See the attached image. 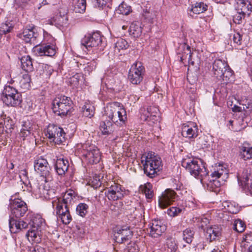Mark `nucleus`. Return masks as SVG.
Segmentation results:
<instances>
[{
	"label": "nucleus",
	"mask_w": 252,
	"mask_h": 252,
	"mask_svg": "<svg viewBox=\"0 0 252 252\" xmlns=\"http://www.w3.org/2000/svg\"><path fill=\"white\" fill-rule=\"evenodd\" d=\"M182 165L195 178L199 179L202 184L208 175L206 169L201 160L192 157H187L183 159Z\"/></svg>",
	"instance_id": "1"
},
{
	"label": "nucleus",
	"mask_w": 252,
	"mask_h": 252,
	"mask_svg": "<svg viewBox=\"0 0 252 252\" xmlns=\"http://www.w3.org/2000/svg\"><path fill=\"white\" fill-rule=\"evenodd\" d=\"M104 116L118 126H123L127 120L125 109L118 102L110 103L106 106Z\"/></svg>",
	"instance_id": "2"
},
{
	"label": "nucleus",
	"mask_w": 252,
	"mask_h": 252,
	"mask_svg": "<svg viewBox=\"0 0 252 252\" xmlns=\"http://www.w3.org/2000/svg\"><path fill=\"white\" fill-rule=\"evenodd\" d=\"M141 162L146 175L153 178L162 168L161 158L152 152L144 154L141 157Z\"/></svg>",
	"instance_id": "3"
},
{
	"label": "nucleus",
	"mask_w": 252,
	"mask_h": 252,
	"mask_svg": "<svg viewBox=\"0 0 252 252\" xmlns=\"http://www.w3.org/2000/svg\"><path fill=\"white\" fill-rule=\"evenodd\" d=\"M72 108V101L69 97L61 95L56 97L53 101V111L59 116H65L70 114Z\"/></svg>",
	"instance_id": "4"
},
{
	"label": "nucleus",
	"mask_w": 252,
	"mask_h": 252,
	"mask_svg": "<svg viewBox=\"0 0 252 252\" xmlns=\"http://www.w3.org/2000/svg\"><path fill=\"white\" fill-rule=\"evenodd\" d=\"M31 225L32 227L26 234V237L30 242L38 243L41 241L45 221L40 216H36L32 219Z\"/></svg>",
	"instance_id": "5"
},
{
	"label": "nucleus",
	"mask_w": 252,
	"mask_h": 252,
	"mask_svg": "<svg viewBox=\"0 0 252 252\" xmlns=\"http://www.w3.org/2000/svg\"><path fill=\"white\" fill-rule=\"evenodd\" d=\"M216 168L215 171L211 173L212 177L216 179L210 181L207 184L208 189L215 192H218L219 191V188L221 185L220 181L218 179H220L221 181H224L228 177V170L224 166L219 164Z\"/></svg>",
	"instance_id": "6"
},
{
	"label": "nucleus",
	"mask_w": 252,
	"mask_h": 252,
	"mask_svg": "<svg viewBox=\"0 0 252 252\" xmlns=\"http://www.w3.org/2000/svg\"><path fill=\"white\" fill-rule=\"evenodd\" d=\"M8 210L10 217L20 218L23 217L28 211V206L26 202L21 198L12 196L9 199Z\"/></svg>",
	"instance_id": "7"
},
{
	"label": "nucleus",
	"mask_w": 252,
	"mask_h": 252,
	"mask_svg": "<svg viewBox=\"0 0 252 252\" xmlns=\"http://www.w3.org/2000/svg\"><path fill=\"white\" fill-rule=\"evenodd\" d=\"M82 153L90 164H96L101 159L99 150L94 144L87 142L81 145Z\"/></svg>",
	"instance_id": "8"
},
{
	"label": "nucleus",
	"mask_w": 252,
	"mask_h": 252,
	"mask_svg": "<svg viewBox=\"0 0 252 252\" xmlns=\"http://www.w3.org/2000/svg\"><path fill=\"white\" fill-rule=\"evenodd\" d=\"M1 99L6 105L11 106H17L22 101L20 94L17 90L10 86H6L4 87Z\"/></svg>",
	"instance_id": "9"
},
{
	"label": "nucleus",
	"mask_w": 252,
	"mask_h": 252,
	"mask_svg": "<svg viewBox=\"0 0 252 252\" xmlns=\"http://www.w3.org/2000/svg\"><path fill=\"white\" fill-rule=\"evenodd\" d=\"M35 170L45 178V182H49L53 178L50 173L51 168L48 161L42 157L38 158L34 161Z\"/></svg>",
	"instance_id": "10"
},
{
	"label": "nucleus",
	"mask_w": 252,
	"mask_h": 252,
	"mask_svg": "<svg viewBox=\"0 0 252 252\" xmlns=\"http://www.w3.org/2000/svg\"><path fill=\"white\" fill-rule=\"evenodd\" d=\"M145 69L141 63L136 62L133 64L128 72V78L133 84H139L143 80Z\"/></svg>",
	"instance_id": "11"
},
{
	"label": "nucleus",
	"mask_w": 252,
	"mask_h": 252,
	"mask_svg": "<svg viewBox=\"0 0 252 252\" xmlns=\"http://www.w3.org/2000/svg\"><path fill=\"white\" fill-rule=\"evenodd\" d=\"M46 136L55 143L60 144L64 139L63 130L54 125H49L45 131Z\"/></svg>",
	"instance_id": "12"
},
{
	"label": "nucleus",
	"mask_w": 252,
	"mask_h": 252,
	"mask_svg": "<svg viewBox=\"0 0 252 252\" xmlns=\"http://www.w3.org/2000/svg\"><path fill=\"white\" fill-rule=\"evenodd\" d=\"M102 43V37L99 32H94L92 34L88 33L81 39V44L86 49L96 47Z\"/></svg>",
	"instance_id": "13"
},
{
	"label": "nucleus",
	"mask_w": 252,
	"mask_h": 252,
	"mask_svg": "<svg viewBox=\"0 0 252 252\" xmlns=\"http://www.w3.org/2000/svg\"><path fill=\"white\" fill-rule=\"evenodd\" d=\"M105 194L109 200H117L121 199L124 196L125 191L121 185L113 183L107 188Z\"/></svg>",
	"instance_id": "14"
},
{
	"label": "nucleus",
	"mask_w": 252,
	"mask_h": 252,
	"mask_svg": "<svg viewBox=\"0 0 252 252\" xmlns=\"http://www.w3.org/2000/svg\"><path fill=\"white\" fill-rule=\"evenodd\" d=\"M158 109L155 106H150L141 115V119L147 121L149 125L157 124L159 121Z\"/></svg>",
	"instance_id": "15"
},
{
	"label": "nucleus",
	"mask_w": 252,
	"mask_h": 252,
	"mask_svg": "<svg viewBox=\"0 0 252 252\" xmlns=\"http://www.w3.org/2000/svg\"><path fill=\"white\" fill-rule=\"evenodd\" d=\"M176 192L171 189H167L161 194L158 199V204L160 208H164L170 205L177 198Z\"/></svg>",
	"instance_id": "16"
},
{
	"label": "nucleus",
	"mask_w": 252,
	"mask_h": 252,
	"mask_svg": "<svg viewBox=\"0 0 252 252\" xmlns=\"http://www.w3.org/2000/svg\"><path fill=\"white\" fill-rule=\"evenodd\" d=\"M237 179L239 184L249 189H252V171L249 169H244L237 173Z\"/></svg>",
	"instance_id": "17"
},
{
	"label": "nucleus",
	"mask_w": 252,
	"mask_h": 252,
	"mask_svg": "<svg viewBox=\"0 0 252 252\" xmlns=\"http://www.w3.org/2000/svg\"><path fill=\"white\" fill-rule=\"evenodd\" d=\"M166 229V225L160 220H153L150 227V235L153 238H158L162 235Z\"/></svg>",
	"instance_id": "18"
},
{
	"label": "nucleus",
	"mask_w": 252,
	"mask_h": 252,
	"mask_svg": "<svg viewBox=\"0 0 252 252\" xmlns=\"http://www.w3.org/2000/svg\"><path fill=\"white\" fill-rule=\"evenodd\" d=\"M182 134L184 137L189 138L196 137L198 135L197 126L193 123L184 124L182 128Z\"/></svg>",
	"instance_id": "19"
},
{
	"label": "nucleus",
	"mask_w": 252,
	"mask_h": 252,
	"mask_svg": "<svg viewBox=\"0 0 252 252\" xmlns=\"http://www.w3.org/2000/svg\"><path fill=\"white\" fill-rule=\"evenodd\" d=\"M33 124L29 120L23 121L19 133L20 139L23 141L33 135Z\"/></svg>",
	"instance_id": "20"
},
{
	"label": "nucleus",
	"mask_w": 252,
	"mask_h": 252,
	"mask_svg": "<svg viewBox=\"0 0 252 252\" xmlns=\"http://www.w3.org/2000/svg\"><path fill=\"white\" fill-rule=\"evenodd\" d=\"M34 52L38 56H53L55 55L56 50L54 45L37 46L34 48Z\"/></svg>",
	"instance_id": "21"
},
{
	"label": "nucleus",
	"mask_w": 252,
	"mask_h": 252,
	"mask_svg": "<svg viewBox=\"0 0 252 252\" xmlns=\"http://www.w3.org/2000/svg\"><path fill=\"white\" fill-rule=\"evenodd\" d=\"M132 235V232L128 227H125L119 230L115 235V241L123 243L128 240Z\"/></svg>",
	"instance_id": "22"
},
{
	"label": "nucleus",
	"mask_w": 252,
	"mask_h": 252,
	"mask_svg": "<svg viewBox=\"0 0 252 252\" xmlns=\"http://www.w3.org/2000/svg\"><path fill=\"white\" fill-rule=\"evenodd\" d=\"M67 9L65 6L61 7L59 9V12L55 18H53L50 23L53 24L54 23L60 25H63L66 24L68 21L67 16Z\"/></svg>",
	"instance_id": "23"
},
{
	"label": "nucleus",
	"mask_w": 252,
	"mask_h": 252,
	"mask_svg": "<svg viewBox=\"0 0 252 252\" xmlns=\"http://www.w3.org/2000/svg\"><path fill=\"white\" fill-rule=\"evenodd\" d=\"M227 63L225 61L220 59L216 60L213 64V72L214 76L217 78L223 75V71L227 67Z\"/></svg>",
	"instance_id": "24"
},
{
	"label": "nucleus",
	"mask_w": 252,
	"mask_h": 252,
	"mask_svg": "<svg viewBox=\"0 0 252 252\" xmlns=\"http://www.w3.org/2000/svg\"><path fill=\"white\" fill-rule=\"evenodd\" d=\"M221 235V228L218 225H212L208 227L206 231L205 236L211 242L219 238Z\"/></svg>",
	"instance_id": "25"
},
{
	"label": "nucleus",
	"mask_w": 252,
	"mask_h": 252,
	"mask_svg": "<svg viewBox=\"0 0 252 252\" xmlns=\"http://www.w3.org/2000/svg\"><path fill=\"white\" fill-rule=\"evenodd\" d=\"M35 192L39 194L40 197L46 199H50L54 197L55 195L54 189L46 186H40L36 189Z\"/></svg>",
	"instance_id": "26"
},
{
	"label": "nucleus",
	"mask_w": 252,
	"mask_h": 252,
	"mask_svg": "<svg viewBox=\"0 0 252 252\" xmlns=\"http://www.w3.org/2000/svg\"><path fill=\"white\" fill-rule=\"evenodd\" d=\"M235 8L238 12L249 15L252 11V5L250 1H238Z\"/></svg>",
	"instance_id": "27"
},
{
	"label": "nucleus",
	"mask_w": 252,
	"mask_h": 252,
	"mask_svg": "<svg viewBox=\"0 0 252 252\" xmlns=\"http://www.w3.org/2000/svg\"><path fill=\"white\" fill-rule=\"evenodd\" d=\"M69 166L68 161L63 158H58L55 164V169L59 175H63L68 170Z\"/></svg>",
	"instance_id": "28"
},
{
	"label": "nucleus",
	"mask_w": 252,
	"mask_h": 252,
	"mask_svg": "<svg viewBox=\"0 0 252 252\" xmlns=\"http://www.w3.org/2000/svg\"><path fill=\"white\" fill-rule=\"evenodd\" d=\"M34 27H30V28H26L23 32L19 34L20 38L22 39L26 42L29 43L31 40L36 37Z\"/></svg>",
	"instance_id": "29"
},
{
	"label": "nucleus",
	"mask_w": 252,
	"mask_h": 252,
	"mask_svg": "<svg viewBox=\"0 0 252 252\" xmlns=\"http://www.w3.org/2000/svg\"><path fill=\"white\" fill-rule=\"evenodd\" d=\"M240 156L244 160H246L252 158V147L248 143H244L240 147Z\"/></svg>",
	"instance_id": "30"
},
{
	"label": "nucleus",
	"mask_w": 252,
	"mask_h": 252,
	"mask_svg": "<svg viewBox=\"0 0 252 252\" xmlns=\"http://www.w3.org/2000/svg\"><path fill=\"white\" fill-rule=\"evenodd\" d=\"M68 203H66L61 198H56L52 201V206L56 209V214H61L62 212H64V209H68Z\"/></svg>",
	"instance_id": "31"
},
{
	"label": "nucleus",
	"mask_w": 252,
	"mask_h": 252,
	"mask_svg": "<svg viewBox=\"0 0 252 252\" xmlns=\"http://www.w3.org/2000/svg\"><path fill=\"white\" fill-rule=\"evenodd\" d=\"M21 67L26 72H31L33 70V67L32 59L30 56H25L21 59Z\"/></svg>",
	"instance_id": "32"
},
{
	"label": "nucleus",
	"mask_w": 252,
	"mask_h": 252,
	"mask_svg": "<svg viewBox=\"0 0 252 252\" xmlns=\"http://www.w3.org/2000/svg\"><path fill=\"white\" fill-rule=\"evenodd\" d=\"M77 66L79 68L80 70H83L84 74H90V73L94 69L95 65L94 63H91L86 62L85 61L78 62L77 63Z\"/></svg>",
	"instance_id": "33"
},
{
	"label": "nucleus",
	"mask_w": 252,
	"mask_h": 252,
	"mask_svg": "<svg viewBox=\"0 0 252 252\" xmlns=\"http://www.w3.org/2000/svg\"><path fill=\"white\" fill-rule=\"evenodd\" d=\"M100 128L103 135H109L114 132L113 124L110 121L102 122L100 125Z\"/></svg>",
	"instance_id": "34"
},
{
	"label": "nucleus",
	"mask_w": 252,
	"mask_h": 252,
	"mask_svg": "<svg viewBox=\"0 0 252 252\" xmlns=\"http://www.w3.org/2000/svg\"><path fill=\"white\" fill-rule=\"evenodd\" d=\"M207 5L203 2L196 1L194 3L192 4L190 11L193 13L199 14L203 13L207 10Z\"/></svg>",
	"instance_id": "35"
},
{
	"label": "nucleus",
	"mask_w": 252,
	"mask_h": 252,
	"mask_svg": "<svg viewBox=\"0 0 252 252\" xmlns=\"http://www.w3.org/2000/svg\"><path fill=\"white\" fill-rule=\"evenodd\" d=\"M31 77L29 74L26 73L23 75L19 80L20 87L24 91L29 90L30 88Z\"/></svg>",
	"instance_id": "36"
},
{
	"label": "nucleus",
	"mask_w": 252,
	"mask_h": 252,
	"mask_svg": "<svg viewBox=\"0 0 252 252\" xmlns=\"http://www.w3.org/2000/svg\"><path fill=\"white\" fill-rule=\"evenodd\" d=\"M83 114L86 117L91 118L94 114V106L88 103H86L82 107Z\"/></svg>",
	"instance_id": "37"
},
{
	"label": "nucleus",
	"mask_w": 252,
	"mask_h": 252,
	"mask_svg": "<svg viewBox=\"0 0 252 252\" xmlns=\"http://www.w3.org/2000/svg\"><path fill=\"white\" fill-rule=\"evenodd\" d=\"M165 249L167 252H176L178 249L177 242L174 238H168L166 242Z\"/></svg>",
	"instance_id": "38"
},
{
	"label": "nucleus",
	"mask_w": 252,
	"mask_h": 252,
	"mask_svg": "<svg viewBox=\"0 0 252 252\" xmlns=\"http://www.w3.org/2000/svg\"><path fill=\"white\" fill-rule=\"evenodd\" d=\"M240 105L243 106V110L245 111V114H249L252 111V101L250 99H245L239 101Z\"/></svg>",
	"instance_id": "39"
},
{
	"label": "nucleus",
	"mask_w": 252,
	"mask_h": 252,
	"mask_svg": "<svg viewBox=\"0 0 252 252\" xmlns=\"http://www.w3.org/2000/svg\"><path fill=\"white\" fill-rule=\"evenodd\" d=\"M222 72L223 75H221V76L219 77V78H218V79L220 80H222L224 83H228L231 81L230 78L232 77V70L229 67V66L227 65V67L225 68Z\"/></svg>",
	"instance_id": "40"
},
{
	"label": "nucleus",
	"mask_w": 252,
	"mask_h": 252,
	"mask_svg": "<svg viewBox=\"0 0 252 252\" xmlns=\"http://www.w3.org/2000/svg\"><path fill=\"white\" fill-rule=\"evenodd\" d=\"M129 31L130 33L134 37H138L142 32V28L139 24L132 23L130 26Z\"/></svg>",
	"instance_id": "41"
},
{
	"label": "nucleus",
	"mask_w": 252,
	"mask_h": 252,
	"mask_svg": "<svg viewBox=\"0 0 252 252\" xmlns=\"http://www.w3.org/2000/svg\"><path fill=\"white\" fill-rule=\"evenodd\" d=\"M142 192L145 194L147 199H151L153 196V191L152 190V186L149 183H147L143 186L141 187Z\"/></svg>",
	"instance_id": "42"
},
{
	"label": "nucleus",
	"mask_w": 252,
	"mask_h": 252,
	"mask_svg": "<svg viewBox=\"0 0 252 252\" xmlns=\"http://www.w3.org/2000/svg\"><path fill=\"white\" fill-rule=\"evenodd\" d=\"M118 10L120 14L124 15H128L131 11V7L130 6L123 1L118 6Z\"/></svg>",
	"instance_id": "43"
},
{
	"label": "nucleus",
	"mask_w": 252,
	"mask_h": 252,
	"mask_svg": "<svg viewBox=\"0 0 252 252\" xmlns=\"http://www.w3.org/2000/svg\"><path fill=\"white\" fill-rule=\"evenodd\" d=\"M128 46L127 42L124 39L119 38L115 43V51L126 49Z\"/></svg>",
	"instance_id": "44"
},
{
	"label": "nucleus",
	"mask_w": 252,
	"mask_h": 252,
	"mask_svg": "<svg viewBox=\"0 0 252 252\" xmlns=\"http://www.w3.org/2000/svg\"><path fill=\"white\" fill-rule=\"evenodd\" d=\"M194 232L190 228L186 229L183 233V239L187 243H191L194 236Z\"/></svg>",
	"instance_id": "45"
},
{
	"label": "nucleus",
	"mask_w": 252,
	"mask_h": 252,
	"mask_svg": "<svg viewBox=\"0 0 252 252\" xmlns=\"http://www.w3.org/2000/svg\"><path fill=\"white\" fill-rule=\"evenodd\" d=\"M63 223L67 224L71 220V217L69 212V209H64V212H62L58 215Z\"/></svg>",
	"instance_id": "46"
},
{
	"label": "nucleus",
	"mask_w": 252,
	"mask_h": 252,
	"mask_svg": "<svg viewBox=\"0 0 252 252\" xmlns=\"http://www.w3.org/2000/svg\"><path fill=\"white\" fill-rule=\"evenodd\" d=\"M86 7V1H76L74 4L73 10L76 13H83L85 11Z\"/></svg>",
	"instance_id": "47"
},
{
	"label": "nucleus",
	"mask_w": 252,
	"mask_h": 252,
	"mask_svg": "<svg viewBox=\"0 0 252 252\" xmlns=\"http://www.w3.org/2000/svg\"><path fill=\"white\" fill-rule=\"evenodd\" d=\"M14 218H15V217H10V219L9 220V226L10 231L11 233H17L20 231V230H19L17 220H15Z\"/></svg>",
	"instance_id": "48"
},
{
	"label": "nucleus",
	"mask_w": 252,
	"mask_h": 252,
	"mask_svg": "<svg viewBox=\"0 0 252 252\" xmlns=\"http://www.w3.org/2000/svg\"><path fill=\"white\" fill-rule=\"evenodd\" d=\"M88 206L85 203H80L76 207V212L80 216L84 217L88 213Z\"/></svg>",
	"instance_id": "49"
},
{
	"label": "nucleus",
	"mask_w": 252,
	"mask_h": 252,
	"mask_svg": "<svg viewBox=\"0 0 252 252\" xmlns=\"http://www.w3.org/2000/svg\"><path fill=\"white\" fill-rule=\"evenodd\" d=\"M12 28V24L9 22L2 23L0 27V34H5L10 32Z\"/></svg>",
	"instance_id": "50"
},
{
	"label": "nucleus",
	"mask_w": 252,
	"mask_h": 252,
	"mask_svg": "<svg viewBox=\"0 0 252 252\" xmlns=\"http://www.w3.org/2000/svg\"><path fill=\"white\" fill-rule=\"evenodd\" d=\"M234 229L238 232H242L245 229L244 222L240 220H236L234 224Z\"/></svg>",
	"instance_id": "51"
},
{
	"label": "nucleus",
	"mask_w": 252,
	"mask_h": 252,
	"mask_svg": "<svg viewBox=\"0 0 252 252\" xmlns=\"http://www.w3.org/2000/svg\"><path fill=\"white\" fill-rule=\"evenodd\" d=\"M73 197H75L74 192L73 190L66 191L62 199L69 204L71 203Z\"/></svg>",
	"instance_id": "52"
},
{
	"label": "nucleus",
	"mask_w": 252,
	"mask_h": 252,
	"mask_svg": "<svg viewBox=\"0 0 252 252\" xmlns=\"http://www.w3.org/2000/svg\"><path fill=\"white\" fill-rule=\"evenodd\" d=\"M182 211V209L173 207L168 209L167 213L171 217H175L180 214Z\"/></svg>",
	"instance_id": "53"
},
{
	"label": "nucleus",
	"mask_w": 252,
	"mask_h": 252,
	"mask_svg": "<svg viewBox=\"0 0 252 252\" xmlns=\"http://www.w3.org/2000/svg\"><path fill=\"white\" fill-rule=\"evenodd\" d=\"M246 14L237 11V13L233 16V21L236 23L239 24L241 23L242 19H244Z\"/></svg>",
	"instance_id": "54"
},
{
	"label": "nucleus",
	"mask_w": 252,
	"mask_h": 252,
	"mask_svg": "<svg viewBox=\"0 0 252 252\" xmlns=\"http://www.w3.org/2000/svg\"><path fill=\"white\" fill-rule=\"evenodd\" d=\"M228 210L230 213L235 214L239 212L240 208L238 205H235V204L234 205L232 203H230L228 205Z\"/></svg>",
	"instance_id": "55"
},
{
	"label": "nucleus",
	"mask_w": 252,
	"mask_h": 252,
	"mask_svg": "<svg viewBox=\"0 0 252 252\" xmlns=\"http://www.w3.org/2000/svg\"><path fill=\"white\" fill-rule=\"evenodd\" d=\"M143 16L145 19H147L150 23H153L154 20L155 18V15L154 14L147 12H146Z\"/></svg>",
	"instance_id": "56"
},
{
	"label": "nucleus",
	"mask_w": 252,
	"mask_h": 252,
	"mask_svg": "<svg viewBox=\"0 0 252 252\" xmlns=\"http://www.w3.org/2000/svg\"><path fill=\"white\" fill-rule=\"evenodd\" d=\"M233 39L234 42L237 44L241 45L242 36L239 32L235 33L234 34Z\"/></svg>",
	"instance_id": "57"
},
{
	"label": "nucleus",
	"mask_w": 252,
	"mask_h": 252,
	"mask_svg": "<svg viewBox=\"0 0 252 252\" xmlns=\"http://www.w3.org/2000/svg\"><path fill=\"white\" fill-rule=\"evenodd\" d=\"M3 126L7 130H10L11 129H13V122L11 120L7 119V120H4Z\"/></svg>",
	"instance_id": "58"
},
{
	"label": "nucleus",
	"mask_w": 252,
	"mask_h": 252,
	"mask_svg": "<svg viewBox=\"0 0 252 252\" xmlns=\"http://www.w3.org/2000/svg\"><path fill=\"white\" fill-rule=\"evenodd\" d=\"M19 227V230H21L23 229H25L28 227V223L24 220H17Z\"/></svg>",
	"instance_id": "59"
},
{
	"label": "nucleus",
	"mask_w": 252,
	"mask_h": 252,
	"mask_svg": "<svg viewBox=\"0 0 252 252\" xmlns=\"http://www.w3.org/2000/svg\"><path fill=\"white\" fill-rule=\"evenodd\" d=\"M31 251V252H45V250L39 245H36L32 249Z\"/></svg>",
	"instance_id": "60"
},
{
	"label": "nucleus",
	"mask_w": 252,
	"mask_h": 252,
	"mask_svg": "<svg viewBox=\"0 0 252 252\" xmlns=\"http://www.w3.org/2000/svg\"><path fill=\"white\" fill-rule=\"evenodd\" d=\"M127 252H139L138 246L135 244H133L128 246Z\"/></svg>",
	"instance_id": "61"
},
{
	"label": "nucleus",
	"mask_w": 252,
	"mask_h": 252,
	"mask_svg": "<svg viewBox=\"0 0 252 252\" xmlns=\"http://www.w3.org/2000/svg\"><path fill=\"white\" fill-rule=\"evenodd\" d=\"M106 1H94V5L95 7L103 8L106 5Z\"/></svg>",
	"instance_id": "62"
},
{
	"label": "nucleus",
	"mask_w": 252,
	"mask_h": 252,
	"mask_svg": "<svg viewBox=\"0 0 252 252\" xmlns=\"http://www.w3.org/2000/svg\"><path fill=\"white\" fill-rule=\"evenodd\" d=\"M232 110L234 112H241L243 111V106H239L236 105H234L232 108Z\"/></svg>",
	"instance_id": "63"
},
{
	"label": "nucleus",
	"mask_w": 252,
	"mask_h": 252,
	"mask_svg": "<svg viewBox=\"0 0 252 252\" xmlns=\"http://www.w3.org/2000/svg\"><path fill=\"white\" fill-rule=\"evenodd\" d=\"M221 249H219L218 247H216L211 252H221Z\"/></svg>",
	"instance_id": "64"
}]
</instances>
